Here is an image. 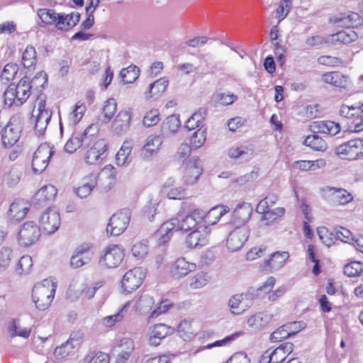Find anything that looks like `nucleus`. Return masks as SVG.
I'll return each mask as SVG.
<instances>
[{"label":"nucleus","instance_id":"obj_59","mask_svg":"<svg viewBox=\"0 0 363 363\" xmlns=\"http://www.w3.org/2000/svg\"><path fill=\"white\" fill-rule=\"evenodd\" d=\"M13 258V250L8 247L0 250V270L6 269Z\"/></svg>","mask_w":363,"mask_h":363},{"label":"nucleus","instance_id":"obj_47","mask_svg":"<svg viewBox=\"0 0 363 363\" xmlns=\"http://www.w3.org/2000/svg\"><path fill=\"white\" fill-rule=\"evenodd\" d=\"M209 282V276L204 272H199L189 279V286L192 289L204 287Z\"/></svg>","mask_w":363,"mask_h":363},{"label":"nucleus","instance_id":"obj_63","mask_svg":"<svg viewBox=\"0 0 363 363\" xmlns=\"http://www.w3.org/2000/svg\"><path fill=\"white\" fill-rule=\"evenodd\" d=\"M248 150H250L247 147L240 146V147H232L228 150V155L230 158L238 159L242 158L245 160H247L249 156L251 155L249 154Z\"/></svg>","mask_w":363,"mask_h":363},{"label":"nucleus","instance_id":"obj_22","mask_svg":"<svg viewBox=\"0 0 363 363\" xmlns=\"http://www.w3.org/2000/svg\"><path fill=\"white\" fill-rule=\"evenodd\" d=\"M40 223L46 233H53L60 225V214L55 209L49 208L42 214Z\"/></svg>","mask_w":363,"mask_h":363},{"label":"nucleus","instance_id":"obj_62","mask_svg":"<svg viewBox=\"0 0 363 363\" xmlns=\"http://www.w3.org/2000/svg\"><path fill=\"white\" fill-rule=\"evenodd\" d=\"M160 121V112L157 109H152L147 112L143 118V123L146 127H152Z\"/></svg>","mask_w":363,"mask_h":363},{"label":"nucleus","instance_id":"obj_29","mask_svg":"<svg viewBox=\"0 0 363 363\" xmlns=\"http://www.w3.org/2000/svg\"><path fill=\"white\" fill-rule=\"evenodd\" d=\"M247 294H236L233 296L229 301L228 306L232 313L239 315L250 307Z\"/></svg>","mask_w":363,"mask_h":363},{"label":"nucleus","instance_id":"obj_33","mask_svg":"<svg viewBox=\"0 0 363 363\" xmlns=\"http://www.w3.org/2000/svg\"><path fill=\"white\" fill-rule=\"evenodd\" d=\"M174 180L169 178L162 186V192L169 199H182L185 196V190L182 186H174Z\"/></svg>","mask_w":363,"mask_h":363},{"label":"nucleus","instance_id":"obj_10","mask_svg":"<svg viewBox=\"0 0 363 363\" xmlns=\"http://www.w3.org/2000/svg\"><path fill=\"white\" fill-rule=\"evenodd\" d=\"M93 125L88 126L83 133L75 131L65 145L64 150L69 154L75 152L80 147H89L94 141Z\"/></svg>","mask_w":363,"mask_h":363},{"label":"nucleus","instance_id":"obj_39","mask_svg":"<svg viewBox=\"0 0 363 363\" xmlns=\"http://www.w3.org/2000/svg\"><path fill=\"white\" fill-rule=\"evenodd\" d=\"M117 110V103L113 98L107 99L102 108L101 121L104 123H108L113 118Z\"/></svg>","mask_w":363,"mask_h":363},{"label":"nucleus","instance_id":"obj_23","mask_svg":"<svg viewBox=\"0 0 363 363\" xmlns=\"http://www.w3.org/2000/svg\"><path fill=\"white\" fill-rule=\"evenodd\" d=\"M196 269V264L194 262H189L184 257H179L172 264L170 274L173 277L180 279L187 276Z\"/></svg>","mask_w":363,"mask_h":363},{"label":"nucleus","instance_id":"obj_45","mask_svg":"<svg viewBox=\"0 0 363 363\" xmlns=\"http://www.w3.org/2000/svg\"><path fill=\"white\" fill-rule=\"evenodd\" d=\"M86 289H87V284L82 281H75L70 284L68 289V296L72 300H76L79 298H84Z\"/></svg>","mask_w":363,"mask_h":363},{"label":"nucleus","instance_id":"obj_58","mask_svg":"<svg viewBox=\"0 0 363 363\" xmlns=\"http://www.w3.org/2000/svg\"><path fill=\"white\" fill-rule=\"evenodd\" d=\"M32 266V257L29 255H24L19 259L16 266V271L19 274H28L30 271Z\"/></svg>","mask_w":363,"mask_h":363},{"label":"nucleus","instance_id":"obj_61","mask_svg":"<svg viewBox=\"0 0 363 363\" xmlns=\"http://www.w3.org/2000/svg\"><path fill=\"white\" fill-rule=\"evenodd\" d=\"M86 111V106L83 104L77 103L74 109L69 115V123L74 125L82 118Z\"/></svg>","mask_w":363,"mask_h":363},{"label":"nucleus","instance_id":"obj_50","mask_svg":"<svg viewBox=\"0 0 363 363\" xmlns=\"http://www.w3.org/2000/svg\"><path fill=\"white\" fill-rule=\"evenodd\" d=\"M74 342L72 338H69L67 342L57 347L54 352L55 357L59 359L67 357L75 347Z\"/></svg>","mask_w":363,"mask_h":363},{"label":"nucleus","instance_id":"obj_4","mask_svg":"<svg viewBox=\"0 0 363 363\" xmlns=\"http://www.w3.org/2000/svg\"><path fill=\"white\" fill-rule=\"evenodd\" d=\"M31 88L27 77L22 78L17 84H11L4 94L5 106L18 107L23 105L30 97Z\"/></svg>","mask_w":363,"mask_h":363},{"label":"nucleus","instance_id":"obj_9","mask_svg":"<svg viewBox=\"0 0 363 363\" xmlns=\"http://www.w3.org/2000/svg\"><path fill=\"white\" fill-rule=\"evenodd\" d=\"M125 257V250L121 245L111 244L106 247L99 257V264L104 268L118 267Z\"/></svg>","mask_w":363,"mask_h":363},{"label":"nucleus","instance_id":"obj_49","mask_svg":"<svg viewBox=\"0 0 363 363\" xmlns=\"http://www.w3.org/2000/svg\"><path fill=\"white\" fill-rule=\"evenodd\" d=\"M120 77L124 84L133 83L139 77V69L135 65H130L121 71Z\"/></svg>","mask_w":363,"mask_h":363},{"label":"nucleus","instance_id":"obj_21","mask_svg":"<svg viewBox=\"0 0 363 363\" xmlns=\"http://www.w3.org/2000/svg\"><path fill=\"white\" fill-rule=\"evenodd\" d=\"M323 81L340 91H349L351 89V82L349 77L339 72H326L323 75Z\"/></svg>","mask_w":363,"mask_h":363},{"label":"nucleus","instance_id":"obj_54","mask_svg":"<svg viewBox=\"0 0 363 363\" xmlns=\"http://www.w3.org/2000/svg\"><path fill=\"white\" fill-rule=\"evenodd\" d=\"M110 358L108 354L97 352H90L86 355L83 363H109Z\"/></svg>","mask_w":363,"mask_h":363},{"label":"nucleus","instance_id":"obj_38","mask_svg":"<svg viewBox=\"0 0 363 363\" xmlns=\"http://www.w3.org/2000/svg\"><path fill=\"white\" fill-rule=\"evenodd\" d=\"M131 143L125 141L123 143L121 149L118 150L116 156V160L118 165L123 166L130 162L131 159L130 157V154L131 152Z\"/></svg>","mask_w":363,"mask_h":363},{"label":"nucleus","instance_id":"obj_6","mask_svg":"<svg viewBox=\"0 0 363 363\" xmlns=\"http://www.w3.org/2000/svg\"><path fill=\"white\" fill-rule=\"evenodd\" d=\"M56 291V284L52 279H44L33 289L32 299L40 311L47 309L51 304Z\"/></svg>","mask_w":363,"mask_h":363},{"label":"nucleus","instance_id":"obj_8","mask_svg":"<svg viewBox=\"0 0 363 363\" xmlns=\"http://www.w3.org/2000/svg\"><path fill=\"white\" fill-rule=\"evenodd\" d=\"M23 126L21 113L13 115L4 128L1 135L2 144L5 147L13 146L20 139Z\"/></svg>","mask_w":363,"mask_h":363},{"label":"nucleus","instance_id":"obj_31","mask_svg":"<svg viewBox=\"0 0 363 363\" xmlns=\"http://www.w3.org/2000/svg\"><path fill=\"white\" fill-rule=\"evenodd\" d=\"M228 212L223 206H217L212 208L207 213L201 210L202 225L207 226L216 224L220 218Z\"/></svg>","mask_w":363,"mask_h":363},{"label":"nucleus","instance_id":"obj_3","mask_svg":"<svg viewBox=\"0 0 363 363\" xmlns=\"http://www.w3.org/2000/svg\"><path fill=\"white\" fill-rule=\"evenodd\" d=\"M37 16L40 22V27L54 26L57 30H68L74 27L80 20V13L72 12L69 14L57 13L55 9L41 8L38 9Z\"/></svg>","mask_w":363,"mask_h":363},{"label":"nucleus","instance_id":"obj_30","mask_svg":"<svg viewBox=\"0 0 363 363\" xmlns=\"http://www.w3.org/2000/svg\"><path fill=\"white\" fill-rule=\"evenodd\" d=\"M289 255L287 252H277L264 263L263 269L267 272L277 271L284 266Z\"/></svg>","mask_w":363,"mask_h":363},{"label":"nucleus","instance_id":"obj_64","mask_svg":"<svg viewBox=\"0 0 363 363\" xmlns=\"http://www.w3.org/2000/svg\"><path fill=\"white\" fill-rule=\"evenodd\" d=\"M131 252L135 257L138 259L144 258L148 252L147 242H138L133 245Z\"/></svg>","mask_w":363,"mask_h":363},{"label":"nucleus","instance_id":"obj_14","mask_svg":"<svg viewBox=\"0 0 363 363\" xmlns=\"http://www.w3.org/2000/svg\"><path fill=\"white\" fill-rule=\"evenodd\" d=\"M130 220V211L123 209L114 213L109 219L106 231L113 236L121 235L128 228Z\"/></svg>","mask_w":363,"mask_h":363},{"label":"nucleus","instance_id":"obj_43","mask_svg":"<svg viewBox=\"0 0 363 363\" xmlns=\"http://www.w3.org/2000/svg\"><path fill=\"white\" fill-rule=\"evenodd\" d=\"M206 114V108H200L186 121L185 127L189 130L198 128L202 123Z\"/></svg>","mask_w":363,"mask_h":363},{"label":"nucleus","instance_id":"obj_41","mask_svg":"<svg viewBox=\"0 0 363 363\" xmlns=\"http://www.w3.org/2000/svg\"><path fill=\"white\" fill-rule=\"evenodd\" d=\"M252 211L249 203L238 204L233 211V216L237 221L245 223L250 219Z\"/></svg>","mask_w":363,"mask_h":363},{"label":"nucleus","instance_id":"obj_15","mask_svg":"<svg viewBox=\"0 0 363 363\" xmlns=\"http://www.w3.org/2000/svg\"><path fill=\"white\" fill-rule=\"evenodd\" d=\"M211 229L206 225H199L186 236L185 244L189 249L200 248L208 243Z\"/></svg>","mask_w":363,"mask_h":363},{"label":"nucleus","instance_id":"obj_48","mask_svg":"<svg viewBox=\"0 0 363 363\" xmlns=\"http://www.w3.org/2000/svg\"><path fill=\"white\" fill-rule=\"evenodd\" d=\"M168 81L164 78L156 80L149 86L147 97H153L162 94L167 89Z\"/></svg>","mask_w":363,"mask_h":363},{"label":"nucleus","instance_id":"obj_35","mask_svg":"<svg viewBox=\"0 0 363 363\" xmlns=\"http://www.w3.org/2000/svg\"><path fill=\"white\" fill-rule=\"evenodd\" d=\"M130 113L128 111H121L113 122V129L117 134L126 131L130 125Z\"/></svg>","mask_w":363,"mask_h":363},{"label":"nucleus","instance_id":"obj_24","mask_svg":"<svg viewBox=\"0 0 363 363\" xmlns=\"http://www.w3.org/2000/svg\"><path fill=\"white\" fill-rule=\"evenodd\" d=\"M202 173L201 161L197 157H192L185 162L184 179L187 184L195 183Z\"/></svg>","mask_w":363,"mask_h":363},{"label":"nucleus","instance_id":"obj_56","mask_svg":"<svg viewBox=\"0 0 363 363\" xmlns=\"http://www.w3.org/2000/svg\"><path fill=\"white\" fill-rule=\"evenodd\" d=\"M206 140V128H199L194 133L190 139V143L192 147H201Z\"/></svg>","mask_w":363,"mask_h":363},{"label":"nucleus","instance_id":"obj_44","mask_svg":"<svg viewBox=\"0 0 363 363\" xmlns=\"http://www.w3.org/2000/svg\"><path fill=\"white\" fill-rule=\"evenodd\" d=\"M303 144L317 151L323 152L327 149L326 142L319 137L317 133L307 136Z\"/></svg>","mask_w":363,"mask_h":363},{"label":"nucleus","instance_id":"obj_2","mask_svg":"<svg viewBox=\"0 0 363 363\" xmlns=\"http://www.w3.org/2000/svg\"><path fill=\"white\" fill-rule=\"evenodd\" d=\"M116 175L113 166L106 165L98 174L92 172L84 177L74 192L78 197L84 199L89 196L97 185L103 190L108 191L113 185Z\"/></svg>","mask_w":363,"mask_h":363},{"label":"nucleus","instance_id":"obj_42","mask_svg":"<svg viewBox=\"0 0 363 363\" xmlns=\"http://www.w3.org/2000/svg\"><path fill=\"white\" fill-rule=\"evenodd\" d=\"M177 333L185 341L191 340L195 335V330L192 327L191 322L188 320H182L178 325Z\"/></svg>","mask_w":363,"mask_h":363},{"label":"nucleus","instance_id":"obj_27","mask_svg":"<svg viewBox=\"0 0 363 363\" xmlns=\"http://www.w3.org/2000/svg\"><path fill=\"white\" fill-rule=\"evenodd\" d=\"M273 314L267 311H261L250 316L247 320L250 328L263 329L267 327L273 320Z\"/></svg>","mask_w":363,"mask_h":363},{"label":"nucleus","instance_id":"obj_46","mask_svg":"<svg viewBox=\"0 0 363 363\" xmlns=\"http://www.w3.org/2000/svg\"><path fill=\"white\" fill-rule=\"evenodd\" d=\"M130 304V301L126 302L116 314L105 317L103 319V324L106 327H112L116 323L121 322L126 315L127 308Z\"/></svg>","mask_w":363,"mask_h":363},{"label":"nucleus","instance_id":"obj_1","mask_svg":"<svg viewBox=\"0 0 363 363\" xmlns=\"http://www.w3.org/2000/svg\"><path fill=\"white\" fill-rule=\"evenodd\" d=\"M202 225L201 209H195L186 214L179 213L174 218L164 222L157 230L155 236L160 245L167 243L177 231L189 232Z\"/></svg>","mask_w":363,"mask_h":363},{"label":"nucleus","instance_id":"obj_19","mask_svg":"<svg viewBox=\"0 0 363 363\" xmlns=\"http://www.w3.org/2000/svg\"><path fill=\"white\" fill-rule=\"evenodd\" d=\"M87 149L85 160L89 164H95L100 162L107 150V143L103 139H96L94 135V139L91 145L89 147H84Z\"/></svg>","mask_w":363,"mask_h":363},{"label":"nucleus","instance_id":"obj_17","mask_svg":"<svg viewBox=\"0 0 363 363\" xmlns=\"http://www.w3.org/2000/svg\"><path fill=\"white\" fill-rule=\"evenodd\" d=\"M336 153L342 155L346 159L354 160L363 156V139L350 140L336 148Z\"/></svg>","mask_w":363,"mask_h":363},{"label":"nucleus","instance_id":"obj_26","mask_svg":"<svg viewBox=\"0 0 363 363\" xmlns=\"http://www.w3.org/2000/svg\"><path fill=\"white\" fill-rule=\"evenodd\" d=\"M310 128L313 133H323L330 136L337 135L341 130L339 123L331 121H315L310 125Z\"/></svg>","mask_w":363,"mask_h":363},{"label":"nucleus","instance_id":"obj_5","mask_svg":"<svg viewBox=\"0 0 363 363\" xmlns=\"http://www.w3.org/2000/svg\"><path fill=\"white\" fill-rule=\"evenodd\" d=\"M359 15L357 13H352L349 15L341 16L340 17H334L330 21L334 23H337L342 26H345L347 28L344 30L339 31L331 35V41L333 43H343L349 44L358 38L357 33L350 28L357 25L356 21L359 19Z\"/></svg>","mask_w":363,"mask_h":363},{"label":"nucleus","instance_id":"obj_34","mask_svg":"<svg viewBox=\"0 0 363 363\" xmlns=\"http://www.w3.org/2000/svg\"><path fill=\"white\" fill-rule=\"evenodd\" d=\"M297 325H298L300 328L301 322L290 323L279 327L272 333L270 336L271 340L272 342H280L288 337L294 335L296 334V331H293L291 328L293 326H296Z\"/></svg>","mask_w":363,"mask_h":363},{"label":"nucleus","instance_id":"obj_53","mask_svg":"<svg viewBox=\"0 0 363 363\" xmlns=\"http://www.w3.org/2000/svg\"><path fill=\"white\" fill-rule=\"evenodd\" d=\"M18 65L15 63H8L6 64L0 76V79L4 83H7L9 81L13 79L14 77L18 72Z\"/></svg>","mask_w":363,"mask_h":363},{"label":"nucleus","instance_id":"obj_32","mask_svg":"<svg viewBox=\"0 0 363 363\" xmlns=\"http://www.w3.org/2000/svg\"><path fill=\"white\" fill-rule=\"evenodd\" d=\"M275 282V278H274L273 277H270L259 289V290H260L261 291L269 294L268 299L270 301H275L278 298L282 296L286 291V289L284 286H281L279 287L277 290L272 291V289L274 287Z\"/></svg>","mask_w":363,"mask_h":363},{"label":"nucleus","instance_id":"obj_51","mask_svg":"<svg viewBox=\"0 0 363 363\" xmlns=\"http://www.w3.org/2000/svg\"><path fill=\"white\" fill-rule=\"evenodd\" d=\"M155 301L152 296L147 294L141 295L135 303V310L140 312L149 311L154 305Z\"/></svg>","mask_w":363,"mask_h":363},{"label":"nucleus","instance_id":"obj_13","mask_svg":"<svg viewBox=\"0 0 363 363\" xmlns=\"http://www.w3.org/2000/svg\"><path fill=\"white\" fill-rule=\"evenodd\" d=\"M95 255V247L93 243L84 242L79 245L70 259L72 268H79L91 261Z\"/></svg>","mask_w":363,"mask_h":363},{"label":"nucleus","instance_id":"obj_36","mask_svg":"<svg viewBox=\"0 0 363 363\" xmlns=\"http://www.w3.org/2000/svg\"><path fill=\"white\" fill-rule=\"evenodd\" d=\"M28 208L22 201H14L11 204L9 210V216L11 220L19 221L24 218Z\"/></svg>","mask_w":363,"mask_h":363},{"label":"nucleus","instance_id":"obj_11","mask_svg":"<svg viewBox=\"0 0 363 363\" xmlns=\"http://www.w3.org/2000/svg\"><path fill=\"white\" fill-rule=\"evenodd\" d=\"M40 235V227L33 221H27L21 226L17 240L21 246L29 247L39 240Z\"/></svg>","mask_w":363,"mask_h":363},{"label":"nucleus","instance_id":"obj_7","mask_svg":"<svg viewBox=\"0 0 363 363\" xmlns=\"http://www.w3.org/2000/svg\"><path fill=\"white\" fill-rule=\"evenodd\" d=\"M45 104L46 96L40 94L36 99L30 118V123L34 124V130L38 136L45 133L52 116L51 111L45 108Z\"/></svg>","mask_w":363,"mask_h":363},{"label":"nucleus","instance_id":"obj_18","mask_svg":"<svg viewBox=\"0 0 363 363\" xmlns=\"http://www.w3.org/2000/svg\"><path fill=\"white\" fill-rule=\"evenodd\" d=\"M249 235L250 230L246 225L235 228L230 233L227 238L226 245L228 249L231 252L240 250L247 240Z\"/></svg>","mask_w":363,"mask_h":363},{"label":"nucleus","instance_id":"obj_52","mask_svg":"<svg viewBox=\"0 0 363 363\" xmlns=\"http://www.w3.org/2000/svg\"><path fill=\"white\" fill-rule=\"evenodd\" d=\"M181 123L178 116L172 115L168 116L162 125L164 133H175L180 127Z\"/></svg>","mask_w":363,"mask_h":363},{"label":"nucleus","instance_id":"obj_55","mask_svg":"<svg viewBox=\"0 0 363 363\" xmlns=\"http://www.w3.org/2000/svg\"><path fill=\"white\" fill-rule=\"evenodd\" d=\"M215 102L223 106L233 104L238 99V96L230 93H216L213 96Z\"/></svg>","mask_w":363,"mask_h":363},{"label":"nucleus","instance_id":"obj_28","mask_svg":"<svg viewBox=\"0 0 363 363\" xmlns=\"http://www.w3.org/2000/svg\"><path fill=\"white\" fill-rule=\"evenodd\" d=\"M163 143L160 135H151L145 140L141 150V154L145 158H150L157 154Z\"/></svg>","mask_w":363,"mask_h":363},{"label":"nucleus","instance_id":"obj_25","mask_svg":"<svg viewBox=\"0 0 363 363\" xmlns=\"http://www.w3.org/2000/svg\"><path fill=\"white\" fill-rule=\"evenodd\" d=\"M174 329L163 323L155 325L151 330L148 342L152 346H158L167 336L172 334Z\"/></svg>","mask_w":363,"mask_h":363},{"label":"nucleus","instance_id":"obj_60","mask_svg":"<svg viewBox=\"0 0 363 363\" xmlns=\"http://www.w3.org/2000/svg\"><path fill=\"white\" fill-rule=\"evenodd\" d=\"M291 4V3L289 0H281L279 1L278 8L276 10V18L278 19V23L287 16L290 11Z\"/></svg>","mask_w":363,"mask_h":363},{"label":"nucleus","instance_id":"obj_37","mask_svg":"<svg viewBox=\"0 0 363 363\" xmlns=\"http://www.w3.org/2000/svg\"><path fill=\"white\" fill-rule=\"evenodd\" d=\"M57 194L56 188L51 185H46L40 189L35 194V199L38 203L52 201Z\"/></svg>","mask_w":363,"mask_h":363},{"label":"nucleus","instance_id":"obj_16","mask_svg":"<svg viewBox=\"0 0 363 363\" xmlns=\"http://www.w3.org/2000/svg\"><path fill=\"white\" fill-rule=\"evenodd\" d=\"M145 276L146 272L142 267H135L126 272L121 281L124 292L131 293L140 287Z\"/></svg>","mask_w":363,"mask_h":363},{"label":"nucleus","instance_id":"obj_40","mask_svg":"<svg viewBox=\"0 0 363 363\" xmlns=\"http://www.w3.org/2000/svg\"><path fill=\"white\" fill-rule=\"evenodd\" d=\"M37 62V54L35 48L32 45H28L22 53L21 63L25 68H32Z\"/></svg>","mask_w":363,"mask_h":363},{"label":"nucleus","instance_id":"obj_20","mask_svg":"<svg viewBox=\"0 0 363 363\" xmlns=\"http://www.w3.org/2000/svg\"><path fill=\"white\" fill-rule=\"evenodd\" d=\"M323 191L324 198L334 205H346L353 200L352 195L342 188L326 186Z\"/></svg>","mask_w":363,"mask_h":363},{"label":"nucleus","instance_id":"obj_12","mask_svg":"<svg viewBox=\"0 0 363 363\" xmlns=\"http://www.w3.org/2000/svg\"><path fill=\"white\" fill-rule=\"evenodd\" d=\"M55 153L54 146L49 143H42L34 152L32 167L35 173L43 172L48 167L50 160Z\"/></svg>","mask_w":363,"mask_h":363},{"label":"nucleus","instance_id":"obj_57","mask_svg":"<svg viewBox=\"0 0 363 363\" xmlns=\"http://www.w3.org/2000/svg\"><path fill=\"white\" fill-rule=\"evenodd\" d=\"M363 272V264L360 262H352L344 267V273L347 277L359 276Z\"/></svg>","mask_w":363,"mask_h":363}]
</instances>
